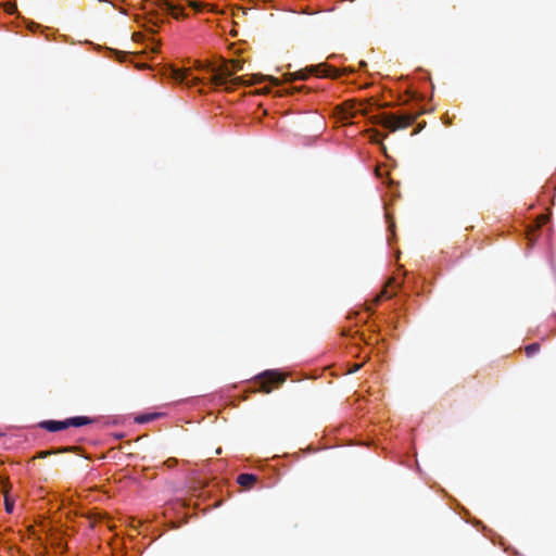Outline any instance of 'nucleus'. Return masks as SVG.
I'll list each match as a JSON object with an SVG mask.
<instances>
[{"label":"nucleus","instance_id":"f257e3e1","mask_svg":"<svg viewBox=\"0 0 556 556\" xmlns=\"http://www.w3.org/2000/svg\"><path fill=\"white\" fill-rule=\"evenodd\" d=\"M242 67L239 61H231V63L224 62L218 67L210 68L211 80L215 87L231 89L237 81L242 83V77L232 78L235 72L240 71Z\"/></svg>","mask_w":556,"mask_h":556},{"label":"nucleus","instance_id":"6e6552de","mask_svg":"<svg viewBox=\"0 0 556 556\" xmlns=\"http://www.w3.org/2000/svg\"><path fill=\"white\" fill-rule=\"evenodd\" d=\"M237 482L244 488H251L256 482V476L253 473H240Z\"/></svg>","mask_w":556,"mask_h":556},{"label":"nucleus","instance_id":"ddd939ff","mask_svg":"<svg viewBox=\"0 0 556 556\" xmlns=\"http://www.w3.org/2000/svg\"><path fill=\"white\" fill-rule=\"evenodd\" d=\"M4 505H5V511L8 514H12L14 510V502L11 501L8 496H5Z\"/></svg>","mask_w":556,"mask_h":556},{"label":"nucleus","instance_id":"f8f14e48","mask_svg":"<svg viewBox=\"0 0 556 556\" xmlns=\"http://www.w3.org/2000/svg\"><path fill=\"white\" fill-rule=\"evenodd\" d=\"M266 376L268 377V383H270V384H277L278 386L283 380L282 378H280L278 376L277 372H274V371H267Z\"/></svg>","mask_w":556,"mask_h":556},{"label":"nucleus","instance_id":"9b49d317","mask_svg":"<svg viewBox=\"0 0 556 556\" xmlns=\"http://www.w3.org/2000/svg\"><path fill=\"white\" fill-rule=\"evenodd\" d=\"M159 417V414L152 413V414H144L140 415L136 418V421L139 424H144L151 420H154Z\"/></svg>","mask_w":556,"mask_h":556},{"label":"nucleus","instance_id":"1a4fd4ad","mask_svg":"<svg viewBox=\"0 0 556 556\" xmlns=\"http://www.w3.org/2000/svg\"><path fill=\"white\" fill-rule=\"evenodd\" d=\"M188 7H190L192 10H194L195 12H203L204 10H206V8L208 7V4L204 3V2H199V1H193V0H189L188 1Z\"/></svg>","mask_w":556,"mask_h":556},{"label":"nucleus","instance_id":"4468645a","mask_svg":"<svg viewBox=\"0 0 556 556\" xmlns=\"http://www.w3.org/2000/svg\"><path fill=\"white\" fill-rule=\"evenodd\" d=\"M263 388H264V391H265L266 393L270 392V387H268V386H266V384H265Z\"/></svg>","mask_w":556,"mask_h":556},{"label":"nucleus","instance_id":"7ed1b4c3","mask_svg":"<svg viewBox=\"0 0 556 556\" xmlns=\"http://www.w3.org/2000/svg\"><path fill=\"white\" fill-rule=\"evenodd\" d=\"M91 422H92V420L89 417L75 416V417L64 419V420H43V421L39 422L38 426L41 429H45L49 432H58V431L65 430L70 427L78 428V427L89 425Z\"/></svg>","mask_w":556,"mask_h":556},{"label":"nucleus","instance_id":"2eb2a0df","mask_svg":"<svg viewBox=\"0 0 556 556\" xmlns=\"http://www.w3.org/2000/svg\"><path fill=\"white\" fill-rule=\"evenodd\" d=\"M254 78H255V80L253 83H257L258 80H256V78H260V77L257 76V74H254Z\"/></svg>","mask_w":556,"mask_h":556},{"label":"nucleus","instance_id":"20e7f679","mask_svg":"<svg viewBox=\"0 0 556 556\" xmlns=\"http://www.w3.org/2000/svg\"><path fill=\"white\" fill-rule=\"evenodd\" d=\"M415 119L414 115H392L386 114L381 116L380 125L390 131L408 127Z\"/></svg>","mask_w":556,"mask_h":556},{"label":"nucleus","instance_id":"423d86ee","mask_svg":"<svg viewBox=\"0 0 556 556\" xmlns=\"http://www.w3.org/2000/svg\"><path fill=\"white\" fill-rule=\"evenodd\" d=\"M157 5L169 13L174 18H186L187 14L185 8L180 4H175L169 0H159Z\"/></svg>","mask_w":556,"mask_h":556},{"label":"nucleus","instance_id":"0eeeda50","mask_svg":"<svg viewBox=\"0 0 556 556\" xmlns=\"http://www.w3.org/2000/svg\"><path fill=\"white\" fill-rule=\"evenodd\" d=\"M173 78L179 84H197L198 78L193 76L188 70L175 68L173 70Z\"/></svg>","mask_w":556,"mask_h":556},{"label":"nucleus","instance_id":"f03ea898","mask_svg":"<svg viewBox=\"0 0 556 556\" xmlns=\"http://www.w3.org/2000/svg\"><path fill=\"white\" fill-rule=\"evenodd\" d=\"M341 71L332 65L320 63L311 65L304 70H300L290 74L292 80H305L308 76L315 75L321 78H338L341 76Z\"/></svg>","mask_w":556,"mask_h":556},{"label":"nucleus","instance_id":"9d476101","mask_svg":"<svg viewBox=\"0 0 556 556\" xmlns=\"http://www.w3.org/2000/svg\"><path fill=\"white\" fill-rule=\"evenodd\" d=\"M540 351V343L534 342L526 346L525 352L528 357L535 355Z\"/></svg>","mask_w":556,"mask_h":556},{"label":"nucleus","instance_id":"39448f33","mask_svg":"<svg viewBox=\"0 0 556 556\" xmlns=\"http://www.w3.org/2000/svg\"><path fill=\"white\" fill-rule=\"evenodd\" d=\"M368 113V104L356 101H346L341 108V119L352 122L358 115L365 116Z\"/></svg>","mask_w":556,"mask_h":556}]
</instances>
